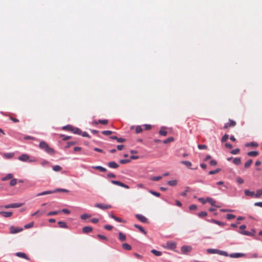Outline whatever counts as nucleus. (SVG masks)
I'll list each match as a JSON object with an SVG mask.
<instances>
[{
  "label": "nucleus",
  "mask_w": 262,
  "mask_h": 262,
  "mask_svg": "<svg viewBox=\"0 0 262 262\" xmlns=\"http://www.w3.org/2000/svg\"><path fill=\"white\" fill-rule=\"evenodd\" d=\"M149 192L152 194V195L156 196H157V197H159L160 196V193H159V192H157L156 191H154L153 190H149Z\"/></svg>",
  "instance_id": "57"
},
{
  "label": "nucleus",
  "mask_w": 262,
  "mask_h": 262,
  "mask_svg": "<svg viewBox=\"0 0 262 262\" xmlns=\"http://www.w3.org/2000/svg\"><path fill=\"white\" fill-rule=\"evenodd\" d=\"M60 211H50L49 213H48L47 215L48 216H51L53 215H56L58 213H59Z\"/></svg>",
  "instance_id": "46"
},
{
  "label": "nucleus",
  "mask_w": 262,
  "mask_h": 262,
  "mask_svg": "<svg viewBox=\"0 0 262 262\" xmlns=\"http://www.w3.org/2000/svg\"><path fill=\"white\" fill-rule=\"evenodd\" d=\"M119 239L121 242H123L126 240V235L121 232H119Z\"/></svg>",
  "instance_id": "25"
},
{
  "label": "nucleus",
  "mask_w": 262,
  "mask_h": 262,
  "mask_svg": "<svg viewBox=\"0 0 262 262\" xmlns=\"http://www.w3.org/2000/svg\"><path fill=\"white\" fill-rule=\"evenodd\" d=\"M208 253L210 254H219L220 252V250L215 249H208L207 250Z\"/></svg>",
  "instance_id": "20"
},
{
  "label": "nucleus",
  "mask_w": 262,
  "mask_h": 262,
  "mask_svg": "<svg viewBox=\"0 0 262 262\" xmlns=\"http://www.w3.org/2000/svg\"><path fill=\"white\" fill-rule=\"evenodd\" d=\"M262 195V190L258 189L256 190V193L255 194V198H258Z\"/></svg>",
  "instance_id": "39"
},
{
  "label": "nucleus",
  "mask_w": 262,
  "mask_h": 262,
  "mask_svg": "<svg viewBox=\"0 0 262 262\" xmlns=\"http://www.w3.org/2000/svg\"><path fill=\"white\" fill-rule=\"evenodd\" d=\"M245 194L246 196H249L250 197H255V192L254 191H251L248 189H246L244 190Z\"/></svg>",
  "instance_id": "18"
},
{
  "label": "nucleus",
  "mask_w": 262,
  "mask_h": 262,
  "mask_svg": "<svg viewBox=\"0 0 262 262\" xmlns=\"http://www.w3.org/2000/svg\"><path fill=\"white\" fill-rule=\"evenodd\" d=\"M181 163L185 165L187 167H190V166L192 165V163L188 161H182L181 162Z\"/></svg>",
  "instance_id": "37"
},
{
  "label": "nucleus",
  "mask_w": 262,
  "mask_h": 262,
  "mask_svg": "<svg viewBox=\"0 0 262 262\" xmlns=\"http://www.w3.org/2000/svg\"><path fill=\"white\" fill-rule=\"evenodd\" d=\"M240 149L239 148L234 149L230 151V153L233 155H236L239 154Z\"/></svg>",
  "instance_id": "54"
},
{
  "label": "nucleus",
  "mask_w": 262,
  "mask_h": 262,
  "mask_svg": "<svg viewBox=\"0 0 262 262\" xmlns=\"http://www.w3.org/2000/svg\"><path fill=\"white\" fill-rule=\"evenodd\" d=\"M23 205V204L22 203H12L5 206H0V208H4L5 209H8L10 208H19L22 206Z\"/></svg>",
  "instance_id": "2"
},
{
  "label": "nucleus",
  "mask_w": 262,
  "mask_h": 262,
  "mask_svg": "<svg viewBox=\"0 0 262 262\" xmlns=\"http://www.w3.org/2000/svg\"><path fill=\"white\" fill-rule=\"evenodd\" d=\"M135 131H136V133L137 134L140 133H141L142 132V128L139 125L137 126L136 127Z\"/></svg>",
  "instance_id": "53"
},
{
  "label": "nucleus",
  "mask_w": 262,
  "mask_h": 262,
  "mask_svg": "<svg viewBox=\"0 0 262 262\" xmlns=\"http://www.w3.org/2000/svg\"><path fill=\"white\" fill-rule=\"evenodd\" d=\"M134 227L136 228H138L142 233H143L144 234L146 235L147 232L144 229V228L137 224H135Z\"/></svg>",
  "instance_id": "22"
},
{
  "label": "nucleus",
  "mask_w": 262,
  "mask_h": 262,
  "mask_svg": "<svg viewBox=\"0 0 262 262\" xmlns=\"http://www.w3.org/2000/svg\"><path fill=\"white\" fill-rule=\"evenodd\" d=\"M98 123H101L103 125H106L108 123V120L106 119H104V120L99 119L98 120Z\"/></svg>",
  "instance_id": "55"
},
{
  "label": "nucleus",
  "mask_w": 262,
  "mask_h": 262,
  "mask_svg": "<svg viewBox=\"0 0 262 262\" xmlns=\"http://www.w3.org/2000/svg\"><path fill=\"white\" fill-rule=\"evenodd\" d=\"M45 212L43 211H41V212H40L39 210H37V211H36L35 212H34V213H33L32 214V216H35L38 214H39V215H42Z\"/></svg>",
  "instance_id": "61"
},
{
  "label": "nucleus",
  "mask_w": 262,
  "mask_h": 262,
  "mask_svg": "<svg viewBox=\"0 0 262 262\" xmlns=\"http://www.w3.org/2000/svg\"><path fill=\"white\" fill-rule=\"evenodd\" d=\"M29 158L30 157L29 155L27 154H22L21 156L18 157V159L23 162L29 161V162H33L35 161V160H30Z\"/></svg>",
  "instance_id": "3"
},
{
  "label": "nucleus",
  "mask_w": 262,
  "mask_h": 262,
  "mask_svg": "<svg viewBox=\"0 0 262 262\" xmlns=\"http://www.w3.org/2000/svg\"><path fill=\"white\" fill-rule=\"evenodd\" d=\"M81 135L82 137H88L89 138H91V136L89 135V134L85 132L82 133L81 134Z\"/></svg>",
  "instance_id": "62"
},
{
  "label": "nucleus",
  "mask_w": 262,
  "mask_h": 262,
  "mask_svg": "<svg viewBox=\"0 0 262 262\" xmlns=\"http://www.w3.org/2000/svg\"><path fill=\"white\" fill-rule=\"evenodd\" d=\"M221 169L220 168H217L213 170H210L209 172V174H214L217 173L219 172L220 171H221Z\"/></svg>",
  "instance_id": "42"
},
{
  "label": "nucleus",
  "mask_w": 262,
  "mask_h": 262,
  "mask_svg": "<svg viewBox=\"0 0 262 262\" xmlns=\"http://www.w3.org/2000/svg\"><path fill=\"white\" fill-rule=\"evenodd\" d=\"M39 147L40 149L45 150L48 154L53 155L55 154V151L53 148L50 147L48 144L43 141L39 143Z\"/></svg>",
  "instance_id": "1"
},
{
  "label": "nucleus",
  "mask_w": 262,
  "mask_h": 262,
  "mask_svg": "<svg viewBox=\"0 0 262 262\" xmlns=\"http://www.w3.org/2000/svg\"><path fill=\"white\" fill-rule=\"evenodd\" d=\"M239 233L242 234L248 235V236H253L254 234L256 233V230L254 229H251V231H241Z\"/></svg>",
  "instance_id": "9"
},
{
  "label": "nucleus",
  "mask_w": 262,
  "mask_h": 262,
  "mask_svg": "<svg viewBox=\"0 0 262 262\" xmlns=\"http://www.w3.org/2000/svg\"><path fill=\"white\" fill-rule=\"evenodd\" d=\"M34 225V223L33 222H31L29 224H26L25 226H24V228L25 229H28V228H32Z\"/></svg>",
  "instance_id": "52"
},
{
  "label": "nucleus",
  "mask_w": 262,
  "mask_h": 262,
  "mask_svg": "<svg viewBox=\"0 0 262 262\" xmlns=\"http://www.w3.org/2000/svg\"><path fill=\"white\" fill-rule=\"evenodd\" d=\"M211 222L212 223L217 224V225H219L220 226H224L225 225V223H224L223 222H220V221H217V220H215L214 219H212L211 220Z\"/></svg>",
  "instance_id": "23"
},
{
  "label": "nucleus",
  "mask_w": 262,
  "mask_h": 262,
  "mask_svg": "<svg viewBox=\"0 0 262 262\" xmlns=\"http://www.w3.org/2000/svg\"><path fill=\"white\" fill-rule=\"evenodd\" d=\"M219 254L221 255L225 256H229V255H228V254L227 252L222 251V250H220Z\"/></svg>",
  "instance_id": "59"
},
{
  "label": "nucleus",
  "mask_w": 262,
  "mask_h": 262,
  "mask_svg": "<svg viewBox=\"0 0 262 262\" xmlns=\"http://www.w3.org/2000/svg\"><path fill=\"white\" fill-rule=\"evenodd\" d=\"M73 133L78 135H81V130L78 128L74 127Z\"/></svg>",
  "instance_id": "44"
},
{
  "label": "nucleus",
  "mask_w": 262,
  "mask_h": 262,
  "mask_svg": "<svg viewBox=\"0 0 262 262\" xmlns=\"http://www.w3.org/2000/svg\"><path fill=\"white\" fill-rule=\"evenodd\" d=\"M91 216V214H83L81 215L80 216V218L82 219V220H85L87 218H89V217H90Z\"/></svg>",
  "instance_id": "48"
},
{
  "label": "nucleus",
  "mask_w": 262,
  "mask_h": 262,
  "mask_svg": "<svg viewBox=\"0 0 262 262\" xmlns=\"http://www.w3.org/2000/svg\"><path fill=\"white\" fill-rule=\"evenodd\" d=\"M199 201L202 203L203 204H205L207 202V199L205 200L203 198H200L198 199Z\"/></svg>",
  "instance_id": "64"
},
{
  "label": "nucleus",
  "mask_w": 262,
  "mask_h": 262,
  "mask_svg": "<svg viewBox=\"0 0 262 262\" xmlns=\"http://www.w3.org/2000/svg\"><path fill=\"white\" fill-rule=\"evenodd\" d=\"M54 193L53 191L48 190V191H43L42 192L38 193V194H36V196H40V195H46V194H52V193Z\"/></svg>",
  "instance_id": "24"
},
{
  "label": "nucleus",
  "mask_w": 262,
  "mask_h": 262,
  "mask_svg": "<svg viewBox=\"0 0 262 262\" xmlns=\"http://www.w3.org/2000/svg\"><path fill=\"white\" fill-rule=\"evenodd\" d=\"M107 166L112 168H117L119 167V165L114 161H111L108 162L107 164Z\"/></svg>",
  "instance_id": "15"
},
{
  "label": "nucleus",
  "mask_w": 262,
  "mask_h": 262,
  "mask_svg": "<svg viewBox=\"0 0 262 262\" xmlns=\"http://www.w3.org/2000/svg\"><path fill=\"white\" fill-rule=\"evenodd\" d=\"M0 215L4 217H9L12 216V212L11 211H0Z\"/></svg>",
  "instance_id": "14"
},
{
  "label": "nucleus",
  "mask_w": 262,
  "mask_h": 262,
  "mask_svg": "<svg viewBox=\"0 0 262 262\" xmlns=\"http://www.w3.org/2000/svg\"><path fill=\"white\" fill-rule=\"evenodd\" d=\"M94 206L96 207H97L98 208L103 209V210L110 209L112 207L111 205H106V204H100V203L95 204Z\"/></svg>",
  "instance_id": "6"
},
{
  "label": "nucleus",
  "mask_w": 262,
  "mask_h": 262,
  "mask_svg": "<svg viewBox=\"0 0 262 262\" xmlns=\"http://www.w3.org/2000/svg\"><path fill=\"white\" fill-rule=\"evenodd\" d=\"M130 162V159H121L119 160V163L121 164H124Z\"/></svg>",
  "instance_id": "41"
},
{
  "label": "nucleus",
  "mask_w": 262,
  "mask_h": 262,
  "mask_svg": "<svg viewBox=\"0 0 262 262\" xmlns=\"http://www.w3.org/2000/svg\"><path fill=\"white\" fill-rule=\"evenodd\" d=\"M136 217L139 220L140 222L143 223H146L148 222V220L142 214H137L135 215Z\"/></svg>",
  "instance_id": "8"
},
{
  "label": "nucleus",
  "mask_w": 262,
  "mask_h": 262,
  "mask_svg": "<svg viewBox=\"0 0 262 262\" xmlns=\"http://www.w3.org/2000/svg\"><path fill=\"white\" fill-rule=\"evenodd\" d=\"M198 215L200 217H203L207 215V213L206 211H201Z\"/></svg>",
  "instance_id": "45"
},
{
  "label": "nucleus",
  "mask_w": 262,
  "mask_h": 262,
  "mask_svg": "<svg viewBox=\"0 0 262 262\" xmlns=\"http://www.w3.org/2000/svg\"><path fill=\"white\" fill-rule=\"evenodd\" d=\"M245 145H246V146H252L253 147H256L258 146V144L256 142H252L250 143H247Z\"/></svg>",
  "instance_id": "40"
},
{
  "label": "nucleus",
  "mask_w": 262,
  "mask_h": 262,
  "mask_svg": "<svg viewBox=\"0 0 262 262\" xmlns=\"http://www.w3.org/2000/svg\"><path fill=\"white\" fill-rule=\"evenodd\" d=\"M245 254L241 253H231L229 255V256L231 258H239L245 256Z\"/></svg>",
  "instance_id": "13"
},
{
  "label": "nucleus",
  "mask_w": 262,
  "mask_h": 262,
  "mask_svg": "<svg viewBox=\"0 0 262 262\" xmlns=\"http://www.w3.org/2000/svg\"><path fill=\"white\" fill-rule=\"evenodd\" d=\"M151 252L153 254H154L155 255H156L157 256H161L162 255V252L161 251H157V250H155V249H152L151 251Z\"/></svg>",
  "instance_id": "35"
},
{
  "label": "nucleus",
  "mask_w": 262,
  "mask_h": 262,
  "mask_svg": "<svg viewBox=\"0 0 262 262\" xmlns=\"http://www.w3.org/2000/svg\"><path fill=\"white\" fill-rule=\"evenodd\" d=\"M173 141H174V138L173 137H169L167 139L164 140L163 141V143L164 144H167V143L172 142Z\"/></svg>",
  "instance_id": "36"
},
{
  "label": "nucleus",
  "mask_w": 262,
  "mask_h": 262,
  "mask_svg": "<svg viewBox=\"0 0 262 262\" xmlns=\"http://www.w3.org/2000/svg\"><path fill=\"white\" fill-rule=\"evenodd\" d=\"M229 138V135L227 134H225L223 137L222 138L221 141L222 142H226Z\"/></svg>",
  "instance_id": "49"
},
{
  "label": "nucleus",
  "mask_w": 262,
  "mask_h": 262,
  "mask_svg": "<svg viewBox=\"0 0 262 262\" xmlns=\"http://www.w3.org/2000/svg\"><path fill=\"white\" fill-rule=\"evenodd\" d=\"M93 168L95 169L98 170L101 172H105L106 171V169L104 167H103L101 166H93Z\"/></svg>",
  "instance_id": "26"
},
{
  "label": "nucleus",
  "mask_w": 262,
  "mask_h": 262,
  "mask_svg": "<svg viewBox=\"0 0 262 262\" xmlns=\"http://www.w3.org/2000/svg\"><path fill=\"white\" fill-rule=\"evenodd\" d=\"M122 248L126 250H130L132 249V247L127 243H123L122 245Z\"/></svg>",
  "instance_id": "29"
},
{
  "label": "nucleus",
  "mask_w": 262,
  "mask_h": 262,
  "mask_svg": "<svg viewBox=\"0 0 262 262\" xmlns=\"http://www.w3.org/2000/svg\"><path fill=\"white\" fill-rule=\"evenodd\" d=\"M236 125V122L234 120H229L228 123L225 124L224 128H227L228 127H233Z\"/></svg>",
  "instance_id": "10"
},
{
  "label": "nucleus",
  "mask_w": 262,
  "mask_h": 262,
  "mask_svg": "<svg viewBox=\"0 0 262 262\" xmlns=\"http://www.w3.org/2000/svg\"><path fill=\"white\" fill-rule=\"evenodd\" d=\"M167 184L171 186H174L177 184V181L176 180H173L171 181H169L167 182Z\"/></svg>",
  "instance_id": "34"
},
{
  "label": "nucleus",
  "mask_w": 262,
  "mask_h": 262,
  "mask_svg": "<svg viewBox=\"0 0 262 262\" xmlns=\"http://www.w3.org/2000/svg\"><path fill=\"white\" fill-rule=\"evenodd\" d=\"M236 181L239 184H242L244 182V180L240 177H236Z\"/></svg>",
  "instance_id": "47"
},
{
  "label": "nucleus",
  "mask_w": 262,
  "mask_h": 262,
  "mask_svg": "<svg viewBox=\"0 0 262 262\" xmlns=\"http://www.w3.org/2000/svg\"><path fill=\"white\" fill-rule=\"evenodd\" d=\"M101 133L104 135L107 136L111 135L113 133V132L111 130H104L102 131Z\"/></svg>",
  "instance_id": "56"
},
{
  "label": "nucleus",
  "mask_w": 262,
  "mask_h": 262,
  "mask_svg": "<svg viewBox=\"0 0 262 262\" xmlns=\"http://www.w3.org/2000/svg\"><path fill=\"white\" fill-rule=\"evenodd\" d=\"M13 177V175L11 173H8L7 174L5 177H3L2 179V180L3 181H7L8 180H9V179H12Z\"/></svg>",
  "instance_id": "30"
},
{
  "label": "nucleus",
  "mask_w": 262,
  "mask_h": 262,
  "mask_svg": "<svg viewBox=\"0 0 262 262\" xmlns=\"http://www.w3.org/2000/svg\"><path fill=\"white\" fill-rule=\"evenodd\" d=\"M253 162V160L252 159H249V160H248L245 163V165H244V167L245 168H249L251 164Z\"/></svg>",
  "instance_id": "33"
},
{
  "label": "nucleus",
  "mask_w": 262,
  "mask_h": 262,
  "mask_svg": "<svg viewBox=\"0 0 262 262\" xmlns=\"http://www.w3.org/2000/svg\"><path fill=\"white\" fill-rule=\"evenodd\" d=\"M111 182L113 184H115V185H118V186H121V187H122L123 188H125L126 189H128L129 188V187L127 185H126L120 181H116V180H111Z\"/></svg>",
  "instance_id": "7"
},
{
  "label": "nucleus",
  "mask_w": 262,
  "mask_h": 262,
  "mask_svg": "<svg viewBox=\"0 0 262 262\" xmlns=\"http://www.w3.org/2000/svg\"><path fill=\"white\" fill-rule=\"evenodd\" d=\"M161 179H162L161 176H156V177H151L150 179V180H151L152 181H159L160 180H161Z\"/></svg>",
  "instance_id": "51"
},
{
  "label": "nucleus",
  "mask_w": 262,
  "mask_h": 262,
  "mask_svg": "<svg viewBox=\"0 0 262 262\" xmlns=\"http://www.w3.org/2000/svg\"><path fill=\"white\" fill-rule=\"evenodd\" d=\"M15 255L18 257L23 258L26 260H30L29 257L27 255V254L23 252H17L15 253Z\"/></svg>",
  "instance_id": "12"
},
{
  "label": "nucleus",
  "mask_w": 262,
  "mask_h": 262,
  "mask_svg": "<svg viewBox=\"0 0 262 262\" xmlns=\"http://www.w3.org/2000/svg\"><path fill=\"white\" fill-rule=\"evenodd\" d=\"M3 157L7 159H10L13 157L14 156V153L10 152V153H4L2 155Z\"/></svg>",
  "instance_id": "16"
},
{
  "label": "nucleus",
  "mask_w": 262,
  "mask_h": 262,
  "mask_svg": "<svg viewBox=\"0 0 262 262\" xmlns=\"http://www.w3.org/2000/svg\"><path fill=\"white\" fill-rule=\"evenodd\" d=\"M53 170L55 171H59L62 169V168L59 165H55L53 166Z\"/></svg>",
  "instance_id": "43"
},
{
  "label": "nucleus",
  "mask_w": 262,
  "mask_h": 262,
  "mask_svg": "<svg viewBox=\"0 0 262 262\" xmlns=\"http://www.w3.org/2000/svg\"><path fill=\"white\" fill-rule=\"evenodd\" d=\"M192 250V248L189 246H183L181 247V251L184 254H186Z\"/></svg>",
  "instance_id": "11"
},
{
  "label": "nucleus",
  "mask_w": 262,
  "mask_h": 262,
  "mask_svg": "<svg viewBox=\"0 0 262 262\" xmlns=\"http://www.w3.org/2000/svg\"><path fill=\"white\" fill-rule=\"evenodd\" d=\"M93 230V228L90 226H85L82 228V232L83 233L86 234Z\"/></svg>",
  "instance_id": "19"
},
{
  "label": "nucleus",
  "mask_w": 262,
  "mask_h": 262,
  "mask_svg": "<svg viewBox=\"0 0 262 262\" xmlns=\"http://www.w3.org/2000/svg\"><path fill=\"white\" fill-rule=\"evenodd\" d=\"M166 128L167 127L165 126L161 127L159 132V134L161 136H166L167 134V132L165 130Z\"/></svg>",
  "instance_id": "17"
},
{
  "label": "nucleus",
  "mask_w": 262,
  "mask_h": 262,
  "mask_svg": "<svg viewBox=\"0 0 262 262\" xmlns=\"http://www.w3.org/2000/svg\"><path fill=\"white\" fill-rule=\"evenodd\" d=\"M58 224L59 225V227L60 228H68V226L67 225V224L66 222H63V221H59L58 222Z\"/></svg>",
  "instance_id": "31"
},
{
  "label": "nucleus",
  "mask_w": 262,
  "mask_h": 262,
  "mask_svg": "<svg viewBox=\"0 0 262 262\" xmlns=\"http://www.w3.org/2000/svg\"><path fill=\"white\" fill-rule=\"evenodd\" d=\"M17 183V179H12L10 182V185L11 186H14Z\"/></svg>",
  "instance_id": "50"
},
{
  "label": "nucleus",
  "mask_w": 262,
  "mask_h": 262,
  "mask_svg": "<svg viewBox=\"0 0 262 262\" xmlns=\"http://www.w3.org/2000/svg\"><path fill=\"white\" fill-rule=\"evenodd\" d=\"M97 236L99 239H103V240H107V237L105 236L101 235V234H97Z\"/></svg>",
  "instance_id": "60"
},
{
  "label": "nucleus",
  "mask_w": 262,
  "mask_h": 262,
  "mask_svg": "<svg viewBox=\"0 0 262 262\" xmlns=\"http://www.w3.org/2000/svg\"><path fill=\"white\" fill-rule=\"evenodd\" d=\"M249 156L251 157H256L259 155V152L257 151H251L247 153Z\"/></svg>",
  "instance_id": "27"
},
{
  "label": "nucleus",
  "mask_w": 262,
  "mask_h": 262,
  "mask_svg": "<svg viewBox=\"0 0 262 262\" xmlns=\"http://www.w3.org/2000/svg\"><path fill=\"white\" fill-rule=\"evenodd\" d=\"M207 202L209 203L212 206H216L215 205V203H216L215 201L211 198H207Z\"/></svg>",
  "instance_id": "28"
},
{
  "label": "nucleus",
  "mask_w": 262,
  "mask_h": 262,
  "mask_svg": "<svg viewBox=\"0 0 262 262\" xmlns=\"http://www.w3.org/2000/svg\"><path fill=\"white\" fill-rule=\"evenodd\" d=\"M9 230L10 234H16L22 231L23 229L21 227H15L13 226H11L9 227Z\"/></svg>",
  "instance_id": "4"
},
{
  "label": "nucleus",
  "mask_w": 262,
  "mask_h": 262,
  "mask_svg": "<svg viewBox=\"0 0 262 262\" xmlns=\"http://www.w3.org/2000/svg\"><path fill=\"white\" fill-rule=\"evenodd\" d=\"M166 248L169 250H174L177 247V244L173 242H167Z\"/></svg>",
  "instance_id": "5"
},
{
  "label": "nucleus",
  "mask_w": 262,
  "mask_h": 262,
  "mask_svg": "<svg viewBox=\"0 0 262 262\" xmlns=\"http://www.w3.org/2000/svg\"><path fill=\"white\" fill-rule=\"evenodd\" d=\"M233 163L236 165H238L241 163V160L240 158H235L233 160Z\"/></svg>",
  "instance_id": "32"
},
{
  "label": "nucleus",
  "mask_w": 262,
  "mask_h": 262,
  "mask_svg": "<svg viewBox=\"0 0 262 262\" xmlns=\"http://www.w3.org/2000/svg\"><path fill=\"white\" fill-rule=\"evenodd\" d=\"M62 129L63 130H69V131L73 132V129H74V127L71 125H67L63 126Z\"/></svg>",
  "instance_id": "21"
},
{
  "label": "nucleus",
  "mask_w": 262,
  "mask_h": 262,
  "mask_svg": "<svg viewBox=\"0 0 262 262\" xmlns=\"http://www.w3.org/2000/svg\"><path fill=\"white\" fill-rule=\"evenodd\" d=\"M235 217V215L232 214H227L226 218L228 220H231L234 219Z\"/></svg>",
  "instance_id": "58"
},
{
  "label": "nucleus",
  "mask_w": 262,
  "mask_h": 262,
  "mask_svg": "<svg viewBox=\"0 0 262 262\" xmlns=\"http://www.w3.org/2000/svg\"><path fill=\"white\" fill-rule=\"evenodd\" d=\"M199 149H206L207 146L206 145H202V144H199L198 146Z\"/></svg>",
  "instance_id": "63"
},
{
  "label": "nucleus",
  "mask_w": 262,
  "mask_h": 262,
  "mask_svg": "<svg viewBox=\"0 0 262 262\" xmlns=\"http://www.w3.org/2000/svg\"><path fill=\"white\" fill-rule=\"evenodd\" d=\"M54 193L57 192H68L69 190L63 188H57L55 190H53Z\"/></svg>",
  "instance_id": "38"
}]
</instances>
